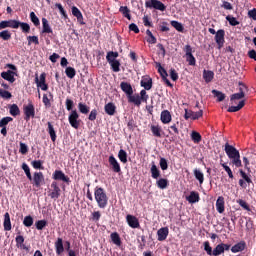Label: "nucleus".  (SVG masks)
Returning <instances> with one entry per match:
<instances>
[{
	"label": "nucleus",
	"mask_w": 256,
	"mask_h": 256,
	"mask_svg": "<svg viewBox=\"0 0 256 256\" xmlns=\"http://www.w3.org/2000/svg\"><path fill=\"white\" fill-rule=\"evenodd\" d=\"M146 35L148 36V39H147L148 43H151L152 45L157 43V38H155L151 30L146 31Z\"/></svg>",
	"instance_id": "50"
},
{
	"label": "nucleus",
	"mask_w": 256,
	"mask_h": 256,
	"mask_svg": "<svg viewBox=\"0 0 256 256\" xmlns=\"http://www.w3.org/2000/svg\"><path fill=\"white\" fill-rule=\"evenodd\" d=\"M32 181L35 187H40L45 183V176H43V172H35L32 177Z\"/></svg>",
	"instance_id": "10"
},
{
	"label": "nucleus",
	"mask_w": 256,
	"mask_h": 256,
	"mask_svg": "<svg viewBox=\"0 0 256 256\" xmlns=\"http://www.w3.org/2000/svg\"><path fill=\"white\" fill-rule=\"evenodd\" d=\"M120 87L122 91L127 95V97L133 95V87L131 86V84L127 82H121Z\"/></svg>",
	"instance_id": "21"
},
{
	"label": "nucleus",
	"mask_w": 256,
	"mask_h": 256,
	"mask_svg": "<svg viewBox=\"0 0 256 256\" xmlns=\"http://www.w3.org/2000/svg\"><path fill=\"white\" fill-rule=\"evenodd\" d=\"M11 121H13V118L11 117H4L0 120V127H7V125H9V123H11Z\"/></svg>",
	"instance_id": "58"
},
{
	"label": "nucleus",
	"mask_w": 256,
	"mask_h": 256,
	"mask_svg": "<svg viewBox=\"0 0 256 256\" xmlns=\"http://www.w3.org/2000/svg\"><path fill=\"white\" fill-rule=\"evenodd\" d=\"M28 45H31V43H34V45H39V37L37 36H28Z\"/></svg>",
	"instance_id": "64"
},
{
	"label": "nucleus",
	"mask_w": 256,
	"mask_h": 256,
	"mask_svg": "<svg viewBox=\"0 0 256 256\" xmlns=\"http://www.w3.org/2000/svg\"><path fill=\"white\" fill-rule=\"evenodd\" d=\"M19 29V21L17 20H8L0 22V29Z\"/></svg>",
	"instance_id": "11"
},
{
	"label": "nucleus",
	"mask_w": 256,
	"mask_h": 256,
	"mask_svg": "<svg viewBox=\"0 0 256 256\" xmlns=\"http://www.w3.org/2000/svg\"><path fill=\"white\" fill-rule=\"evenodd\" d=\"M215 41L218 45V49H221L225 45V30L220 29L216 32Z\"/></svg>",
	"instance_id": "9"
},
{
	"label": "nucleus",
	"mask_w": 256,
	"mask_h": 256,
	"mask_svg": "<svg viewBox=\"0 0 256 256\" xmlns=\"http://www.w3.org/2000/svg\"><path fill=\"white\" fill-rule=\"evenodd\" d=\"M141 87H144L146 91H150L153 87V80L151 78H143L141 80Z\"/></svg>",
	"instance_id": "29"
},
{
	"label": "nucleus",
	"mask_w": 256,
	"mask_h": 256,
	"mask_svg": "<svg viewBox=\"0 0 256 256\" xmlns=\"http://www.w3.org/2000/svg\"><path fill=\"white\" fill-rule=\"evenodd\" d=\"M2 79L8 81L9 83H15V72L8 70L6 72L1 73Z\"/></svg>",
	"instance_id": "17"
},
{
	"label": "nucleus",
	"mask_w": 256,
	"mask_h": 256,
	"mask_svg": "<svg viewBox=\"0 0 256 256\" xmlns=\"http://www.w3.org/2000/svg\"><path fill=\"white\" fill-rule=\"evenodd\" d=\"M118 158L120 159L121 163H127V152L123 149L119 150Z\"/></svg>",
	"instance_id": "48"
},
{
	"label": "nucleus",
	"mask_w": 256,
	"mask_h": 256,
	"mask_svg": "<svg viewBox=\"0 0 256 256\" xmlns=\"http://www.w3.org/2000/svg\"><path fill=\"white\" fill-rule=\"evenodd\" d=\"M48 133L50 135L51 141L55 143V141H57V133L55 132V128L51 122H48Z\"/></svg>",
	"instance_id": "31"
},
{
	"label": "nucleus",
	"mask_w": 256,
	"mask_h": 256,
	"mask_svg": "<svg viewBox=\"0 0 256 256\" xmlns=\"http://www.w3.org/2000/svg\"><path fill=\"white\" fill-rule=\"evenodd\" d=\"M19 113H21V111L19 110V106H17V104H12L10 106V115H12L13 117H17Z\"/></svg>",
	"instance_id": "45"
},
{
	"label": "nucleus",
	"mask_w": 256,
	"mask_h": 256,
	"mask_svg": "<svg viewBox=\"0 0 256 256\" xmlns=\"http://www.w3.org/2000/svg\"><path fill=\"white\" fill-rule=\"evenodd\" d=\"M230 159L232 161V165H235L236 167H243V163L241 162V154H238V156Z\"/></svg>",
	"instance_id": "47"
},
{
	"label": "nucleus",
	"mask_w": 256,
	"mask_h": 256,
	"mask_svg": "<svg viewBox=\"0 0 256 256\" xmlns=\"http://www.w3.org/2000/svg\"><path fill=\"white\" fill-rule=\"evenodd\" d=\"M109 163L114 171V173H121V165H119V162L116 158L113 156L109 157Z\"/></svg>",
	"instance_id": "19"
},
{
	"label": "nucleus",
	"mask_w": 256,
	"mask_h": 256,
	"mask_svg": "<svg viewBox=\"0 0 256 256\" xmlns=\"http://www.w3.org/2000/svg\"><path fill=\"white\" fill-rule=\"evenodd\" d=\"M68 121H69V124L71 125V127H73V129H79V127L81 125V119L79 118V112H77V110L70 111L69 116H68Z\"/></svg>",
	"instance_id": "2"
},
{
	"label": "nucleus",
	"mask_w": 256,
	"mask_h": 256,
	"mask_svg": "<svg viewBox=\"0 0 256 256\" xmlns=\"http://www.w3.org/2000/svg\"><path fill=\"white\" fill-rule=\"evenodd\" d=\"M204 251H206L207 255L213 256V248L209 244V241L204 242Z\"/></svg>",
	"instance_id": "57"
},
{
	"label": "nucleus",
	"mask_w": 256,
	"mask_h": 256,
	"mask_svg": "<svg viewBox=\"0 0 256 256\" xmlns=\"http://www.w3.org/2000/svg\"><path fill=\"white\" fill-rule=\"evenodd\" d=\"M194 176L197 181H199L200 185H203V182L205 181V176L203 175V172L199 169H194Z\"/></svg>",
	"instance_id": "37"
},
{
	"label": "nucleus",
	"mask_w": 256,
	"mask_h": 256,
	"mask_svg": "<svg viewBox=\"0 0 256 256\" xmlns=\"http://www.w3.org/2000/svg\"><path fill=\"white\" fill-rule=\"evenodd\" d=\"M200 197H199V193L196 191H191L189 196H186V201H188V203H199L200 201Z\"/></svg>",
	"instance_id": "20"
},
{
	"label": "nucleus",
	"mask_w": 256,
	"mask_h": 256,
	"mask_svg": "<svg viewBox=\"0 0 256 256\" xmlns=\"http://www.w3.org/2000/svg\"><path fill=\"white\" fill-rule=\"evenodd\" d=\"M120 13H122V15L124 17H126V19H128L129 21H131V11L129 10V8L127 6H121L119 9Z\"/></svg>",
	"instance_id": "39"
},
{
	"label": "nucleus",
	"mask_w": 256,
	"mask_h": 256,
	"mask_svg": "<svg viewBox=\"0 0 256 256\" xmlns=\"http://www.w3.org/2000/svg\"><path fill=\"white\" fill-rule=\"evenodd\" d=\"M126 222L129 225V227H131V229H139V227H141V224L139 223V218L128 214L126 216Z\"/></svg>",
	"instance_id": "7"
},
{
	"label": "nucleus",
	"mask_w": 256,
	"mask_h": 256,
	"mask_svg": "<svg viewBox=\"0 0 256 256\" xmlns=\"http://www.w3.org/2000/svg\"><path fill=\"white\" fill-rule=\"evenodd\" d=\"M152 179H159L161 177V171H159V168H157V165L152 163L151 169H150Z\"/></svg>",
	"instance_id": "35"
},
{
	"label": "nucleus",
	"mask_w": 256,
	"mask_h": 256,
	"mask_svg": "<svg viewBox=\"0 0 256 256\" xmlns=\"http://www.w3.org/2000/svg\"><path fill=\"white\" fill-rule=\"evenodd\" d=\"M158 241H165L169 236V228L163 227L157 231Z\"/></svg>",
	"instance_id": "18"
},
{
	"label": "nucleus",
	"mask_w": 256,
	"mask_h": 256,
	"mask_svg": "<svg viewBox=\"0 0 256 256\" xmlns=\"http://www.w3.org/2000/svg\"><path fill=\"white\" fill-rule=\"evenodd\" d=\"M117 57H119V52L110 51L106 55V61H108L109 65L117 61Z\"/></svg>",
	"instance_id": "26"
},
{
	"label": "nucleus",
	"mask_w": 256,
	"mask_h": 256,
	"mask_svg": "<svg viewBox=\"0 0 256 256\" xmlns=\"http://www.w3.org/2000/svg\"><path fill=\"white\" fill-rule=\"evenodd\" d=\"M191 138H192V141H194L195 143H201V134H199L198 132L196 131L192 132Z\"/></svg>",
	"instance_id": "59"
},
{
	"label": "nucleus",
	"mask_w": 256,
	"mask_h": 256,
	"mask_svg": "<svg viewBox=\"0 0 256 256\" xmlns=\"http://www.w3.org/2000/svg\"><path fill=\"white\" fill-rule=\"evenodd\" d=\"M65 73L69 79H73L75 77V75H77V72L75 71V68H73V67H67L65 70Z\"/></svg>",
	"instance_id": "46"
},
{
	"label": "nucleus",
	"mask_w": 256,
	"mask_h": 256,
	"mask_svg": "<svg viewBox=\"0 0 256 256\" xmlns=\"http://www.w3.org/2000/svg\"><path fill=\"white\" fill-rule=\"evenodd\" d=\"M52 178L54 179V181H63V183H69V178L67 175H65V173H63V171L61 170H55Z\"/></svg>",
	"instance_id": "12"
},
{
	"label": "nucleus",
	"mask_w": 256,
	"mask_h": 256,
	"mask_svg": "<svg viewBox=\"0 0 256 256\" xmlns=\"http://www.w3.org/2000/svg\"><path fill=\"white\" fill-rule=\"evenodd\" d=\"M214 77H215V73L213 71L211 70L203 71V79L206 83H211Z\"/></svg>",
	"instance_id": "25"
},
{
	"label": "nucleus",
	"mask_w": 256,
	"mask_h": 256,
	"mask_svg": "<svg viewBox=\"0 0 256 256\" xmlns=\"http://www.w3.org/2000/svg\"><path fill=\"white\" fill-rule=\"evenodd\" d=\"M30 19L32 23L35 25V27H39V25H41V22L39 21V17H37L35 12L30 13Z\"/></svg>",
	"instance_id": "49"
},
{
	"label": "nucleus",
	"mask_w": 256,
	"mask_h": 256,
	"mask_svg": "<svg viewBox=\"0 0 256 256\" xmlns=\"http://www.w3.org/2000/svg\"><path fill=\"white\" fill-rule=\"evenodd\" d=\"M143 100L139 94H130L128 96V103H133L136 107H140Z\"/></svg>",
	"instance_id": "16"
},
{
	"label": "nucleus",
	"mask_w": 256,
	"mask_h": 256,
	"mask_svg": "<svg viewBox=\"0 0 256 256\" xmlns=\"http://www.w3.org/2000/svg\"><path fill=\"white\" fill-rule=\"evenodd\" d=\"M23 111L25 115V121H29V119H33V117H35V106L33 103L24 105Z\"/></svg>",
	"instance_id": "5"
},
{
	"label": "nucleus",
	"mask_w": 256,
	"mask_h": 256,
	"mask_svg": "<svg viewBox=\"0 0 256 256\" xmlns=\"http://www.w3.org/2000/svg\"><path fill=\"white\" fill-rule=\"evenodd\" d=\"M245 107V100H240L237 106H230L228 108V113H237V111H241Z\"/></svg>",
	"instance_id": "27"
},
{
	"label": "nucleus",
	"mask_w": 256,
	"mask_h": 256,
	"mask_svg": "<svg viewBox=\"0 0 256 256\" xmlns=\"http://www.w3.org/2000/svg\"><path fill=\"white\" fill-rule=\"evenodd\" d=\"M4 231H11V216L9 215V212H6L4 214Z\"/></svg>",
	"instance_id": "28"
},
{
	"label": "nucleus",
	"mask_w": 256,
	"mask_h": 256,
	"mask_svg": "<svg viewBox=\"0 0 256 256\" xmlns=\"http://www.w3.org/2000/svg\"><path fill=\"white\" fill-rule=\"evenodd\" d=\"M0 38L3 39V41H9V39H11V32H9V30H3L0 32Z\"/></svg>",
	"instance_id": "54"
},
{
	"label": "nucleus",
	"mask_w": 256,
	"mask_h": 256,
	"mask_svg": "<svg viewBox=\"0 0 256 256\" xmlns=\"http://www.w3.org/2000/svg\"><path fill=\"white\" fill-rule=\"evenodd\" d=\"M105 113L107 115L113 116L115 115V112L117 111V107L112 102H109L104 106Z\"/></svg>",
	"instance_id": "23"
},
{
	"label": "nucleus",
	"mask_w": 256,
	"mask_h": 256,
	"mask_svg": "<svg viewBox=\"0 0 256 256\" xmlns=\"http://www.w3.org/2000/svg\"><path fill=\"white\" fill-rule=\"evenodd\" d=\"M203 117V110H199L198 112H193L191 110L185 109L184 119H199Z\"/></svg>",
	"instance_id": "13"
},
{
	"label": "nucleus",
	"mask_w": 256,
	"mask_h": 256,
	"mask_svg": "<svg viewBox=\"0 0 256 256\" xmlns=\"http://www.w3.org/2000/svg\"><path fill=\"white\" fill-rule=\"evenodd\" d=\"M239 91H240V93H235V94L231 95L230 101H231L232 105H237V101H239L245 97V91H247V86L242 85L239 88Z\"/></svg>",
	"instance_id": "4"
},
{
	"label": "nucleus",
	"mask_w": 256,
	"mask_h": 256,
	"mask_svg": "<svg viewBox=\"0 0 256 256\" xmlns=\"http://www.w3.org/2000/svg\"><path fill=\"white\" fill-rule=\"evenodd\" d=\"M221 165H222L223 169L226 171V173L228 174V177L230 179H233L234 176H233V171L231 170V168L225 163H222Z\"/></svg>",
	"instance_id": "63"
},
{
	"label": "nucleus",
	"mask_w": 256,
	"mask_h": 256,
	"mask_svg": "<svg viewBox=\"0 0 256 256\" xmlns=\"http://www.w3.org/2000/svg\"><path fill=\"white\" fill-rule=\"evenodd\" d=\"M16 247H18V249L27 250V246L25 245V238L22 235L16 237Z\"/></svg>",
	"instance_id": "34"
},
{
	"label": "nucleus",
	"mask_w": 256,
	"mask_h": 256,
	"mask_svg": "<svg viewBox=\"0 0 256 256\" xmlns=\"http://www.w3.org/2000/svg\"><path fill=\"white\" fill-rule=\"evenodd\" d=\"M94 197L100 209H105V207H107V203H109V198L107 197V193L105 192V189L97 186L94 189Z\"/></svg>",
	"instance_id": "1"
},
{
	"label": "nucleus",
	"mask_w": 256,
	"mask_h": 256,
	"mask_svg": "<svg viewBox=\"0 0 256 256\" xmlns=\"http://www.w3.org/2000/svg\"><path fill=\"white\" fill-rule=\"evenodd\" d=\"M226 21L229 22L232 27H237V25H239V21L237 20V18L230 15L226 17Z\"/></svg>",
	"instance_id": "52"
},
{
	"label": "nucleus",
	"mask_w": 256,
	"mask_h": 256,
	"mask_svg": "<svg viewBox=\"0 0 256 256\" xmlns=\"http://www.w3.org/2000/svg\"><path fill=\"white\" fill-rule=\"evenodd\" d=\"M170 23H171L172 27H174V29H176V31H179L180 33H182L184 28H183V24H181V22L173 20Z\"/></svg>",
	"instance_id": "51"
},
{
	"label": "nucleus",
	"mask_w": 256,
	"mask_h": 256,
	"mask_svg": "<svg viewBox=\"0 0 256 256\" xmlns=\"http://www.w3.org/2000/svg\"><path fill=\"white\" fill-rule=\"evenodd\" d=\"M212 93L214 97H217L218 101H224L225 100V94L218 90H212Z\"/></svg>",
	"instance_id": "53"
},
{
	"label": "nucleus",
	"mask_w": 256,
	"mask_h": 256,
	"mask_svg": "<svg viewBox=\"0 0 256 256\" xmlns=\"http://www.w3.org/2000/svg\"><path fill=\"white\" fill-rule=\"evenodd\" d=\"M225 153L230 159L240 155L239 150H237V148L234 146L229 145L228 143L225 144Z\"/></svg>",
	"instance_id": "14"
},
{
	"label": "nucleus",
	"mask_w": 256,
	"mask_h": 256,
	"mask_svg": "<svg viewBox=\"0 0 256 256\" xmlns=\"http://www.w3.org/2000/svg\"><path fill=\"white\" fill-rule=\"evenodd\" d=\"M216 210L218 213H224L225 211V198L223 196H219L216 201Z\"/></svg>",
	"instance_id": "22"
},
{
	"label": "nucleus",
	"mask_w": 256,
	"mask_h": 256,
	"mask_svg": "<svg viewBox=\"0 0 256 256\" xmlns=\"http://www.w3.org/2000/svg\"><path fill=\"white\" fill-rule=\"evenodd\" d=\"M23 225H25V227H31L33 225V217L26 216L23 220Z\"/></svg>",
	"instance_id": "62"
},
{
	"label": "nucleus",
	"mask_w": 256,
	"mask_h": 256,
	"mask_svg": "<svg viewBox=\"0 0 256 256\" xmlns=\"http://www.w3.org/2000/svg\"><path fill=\"white\" fill-rule=\"evenodd\" d=\"M35 225H36V229H38V231H42V229H45V227H47V221L39 220L35 223Z\"/></svg>",
	"instance_id": "55"
},
{
	"label": "nucleus",
	"mask_w": 256,
	"mask_h": 256,
	"mask_svg": "<svg viewBox=\"0 0 256 256\" xmlns=\"http://www.w3.org/2000/svg\"><path fill=\"white\" fill-rule=\"evenodd\" d=\"M110 67L112 71H114V73H119V71H121V62H119V60H116L110 64Z\"/></svg>",
	"instance_id": "43"
},
{
	"label": "nucleus",
	"mask_w": 256,
	"mask_h": 256,
	"mask_svg": "<svg viewBox=\"0 0 256 256\" xmlns=\"http://www.w3.org/2000/svg\"><path fill=\"white\" fill-rule=\"evenodd\" d=\"M186 61L192 67H194V65H196V63H197V60H195V56H193V54L186 56Z\"/></svg>",
	"instance_id": "61"
},
{
	"label": "nucleus",
	"mask_w": 256,
	"mask_h": 256,
	"mask_svg": "<svg viewBox=\"0 0 256 256\" xmlns=\"http://www.w3.org/2000/svg\"><path fill=\"white\" fill-rule=\"evenodd\" d=\"M224 252V248L221 244H218L214 250H213V253H212V256H219V255H223Z\"/></svg>",
	"instance_id": "44"
},
{
	"label": "nucleus",
	"mask_w": 256,
	"mask_h": 256,
	"mask_svg": "<svg viewBox=\"0 0 256 256\" xmlns=\"http://www.w3.org/2000/svg\"><path fill=\"white\" fill-rule=\"evenodd\" d=\"M160 121H162L164 125H168V123H171L172 121L171 112H169V110L162 111L160 115Z\"/></svg>",
	"instance_id": "15"
},
{
	"label": "nucleus",
	"mask_w": 256,
	"mask_h": 256,
	"mask_svg": "<svg viewBox=\"0 0 256 256\" xmlns=\"http://www.w3.org/2000/svg\"><path fill=\"white\" fill-rule=\"evenodd\" d=\"M246 244L245 242H239L232 246L231 251L232 253H240V251H245Z\"/></svg>",
	"instance_id": "32"
},
{
	"label": "nucleus",
	"mask_w": 256,
	"mask_h": 256,
	"mask_svg": "<svg viewBox=\"0 0 256 256\" xmlns=\"http://www.w3.org/2000/svg\"><path fill=\"white\" fill-rule=\"evenodd\" d=\"M0 97H2V99H11L12 95L11 92L4 89H0Z\"/></svg>",
	"instance_id": "60"
},
{
	"label": "nucleus",
	"mask_w": 256,
	"mask_h": 256,
	"mask_svg": "<svg viewBox=\"0 0 256 256\" xmlns=\"http://www.w3.org/2000/svg\"><path fill=\"white\" fill-rule=\"evenodd\" d=\"M145 7L147 9H156L157 11H165V9H167V6L159 0H147L145 2Z\"/></svg>",
	"instance_id": "3"
},
{
	"label": "nucleus",
	"mask_w": 256,
	"mask_h": 256,
	"mask_svg": "<svg viewBox=\"0 0 256 256\" xmlns=\"http://www.w3.org/2000/svg\"><path fill=\"white\" fill-rule=\"evenodd\" d=\"M110 238L112 243H114V245H117V247H121V237L119 236V233L113 232L110 235Z\"/></svg>",
	"instance_id": "36"
},
{
	"label": "nucleus",
	"mask_w": 256,
	"mask_h": 256,
	"mask_svg": "<svg viewBox=\"0 0 256 256\" xmlns=\"http://www.w3.org/2000/svg\"><path fill=\"white\" fill-rule=\"evenodd\" d=\"M240 175L242 179H240L238 183L240 187H242V189H247V183L248 185H251V183H253V180H251V177H249V175H247V173H245V171L243 170H240Z\"/></svg>",
	"instance_id": "8"
},
{
	"label": "nucleus",
	"mask_w": 256,
	"mask_h": 256,
	"mask_svg": "<svg viewBox=\"0 0 256 256\" xmlns=\"http://www.w3.org/2000/svg\"><path fill=\"white\" fill-rule=\"evenodd\" d=\"M19 27L21 28L23 33H29V31H31V26H29L28 23L19 22Z\"/></svg>",
	"instance_id": "56"
},
{
	"label": "nucleus",
	"mask_w": 256,
	"mask_h": 256,
	"mask_svg": "<svg viewBox=\"0 0 256 256\" xmlns=\"http://www.w3.org/2000/svg\"><path fill=\"white\" fill-rule=\"evenodd\" d=\"M156 68L158 69V73H160L162 79H165V77H168L167 70L161 66V63L156 62Z\"/></svg>",
	"instance_id": "42"
},
{
	"label": "nucleus",
	"mask_w": 256,
	"mask_h": 256,
	"mask_svg": "<svg viewBox=\"0 0 256 256\" xmlns=\"http://www.w3.org/2000/svg\"><path fill=\"white\" fill-rule=\"evenodd\" d=\"M54 245L56 249V254L62 255L63 251H65V247L63 246V238H58Z\"/></svg>",
	"instance_id": "24"
},
{
	"label": "nucleus",
	"mask_w": 256,
	"mask_h": 256,
	"mask_svg": "<svg viewBox=\"0 0 256 256\" xmlns=\"http://www.w3.org/2000/svg\"><path fill=\"white\" fill-rule=\"evenodd\" d=\"M42 33H53V29H51L47 18H42Z\"/></svg>",
	"instance_id": "33"
},
{
	"label": "nucleus",
	"mask_w": 256,
	"mask_h": 256,
	"mask_svg": "<svg viewBox=\"0 0 256 256\" xmlns=\"http://www.w3.org/2000/svg\"><path fill=\"white\" fill-rule=\"evenodd\" d=\"M78 109L82 113V115H87L89 113V111H90L89 106H87V104H85L83 102H80L78 104Z\"/></svg>",
	"instance_id": "41"
},
{
	"label": "nucleus",
	"mask_w": 256,
	"mask_h": 256,
	"mask_svg": "<svg viewBox=\"0 0 256 256\" xmlns=\"http://www.w3.org/2000/svg\"><path fill=\"white\" fill-rule=\"evenodd\" d=\"M72 15L77 18V21L81 24H83V14L81 13V10L77 8L76 6L72 7Z\"/></svg>",
	"instance_id": "30"
},
{
	"label": "nucleus",
	"mask_w": 256,
	"mask_h": 256,
	"mask_svg": "<svg viewBox=\"0 0 256 256\" xmlns=\"http://www.w3.org/2000/svg\"><path fill=\"white\" fill-rule=\"evenodd\" d=\"M150 129H151V132L154 135V137H161V131H162L161 126H159V125H152L150 127Z\"/></svg>",
	"instance_id": "40"
},
{
	"label": "nucleus",
	"mask_w": 256,
	"mask_h": 256,
	"mask_svg": "<svg viewBox=\"0 0 256 256\" xmlns=\"http://www.w3.org/2000/svg\"><path fill=\"white\" fill-rule=\"evenodd\" d=\"M48 195L51 199L55 200H57L58 197H61V188H59V184L56 181L51 183V189Z\"/></svg>",
	"instance_id": "6"
},
{
	"label": "nucleus",
	"mask_w": 256,
	"mask_h": 256,
	"mask_svg": "<svg viewBox=\"0 0 256 256\" xmlns=\"http://www.w3.org/2000/svg\"><path fill=\"white\" fill-rule=\"evenodd\" d=\"M156 185L159 189H167L169 186V181L165 178H160L157 182Z\"/></svg>",
	"instance_id": "38"
}]
</instances>
